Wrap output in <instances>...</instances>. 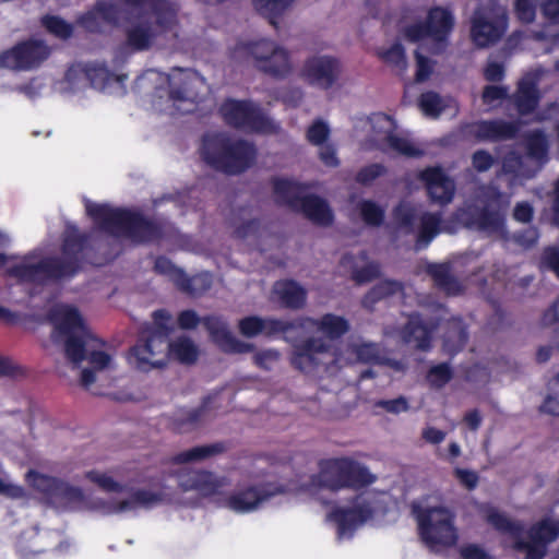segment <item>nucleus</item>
<instances>
[{
	"label": "nucleus",
	"instance_id": "1",
	"mask_svg": "<svg viewBox=\"0 0 559 559\" xmlns=\"http://www.w3.org/2000/svg\"><path fill=\"white\" fill-rule=\"evenodd\" d=\"M122 20L124 44L121 53L174 46L180 33L179 5L174 0H99L80 24L96 32L102 23Z\"/></svg>",
	"mask_w": 559,
	"mask_h": 559
},
{
	"label": "nucleus",
	"instance_id": "2",
	"mask_svg": "<svg viewBox=\"0 0 559 559\" xmlns=\"http://www.w3.org/2000/svg\"><path fill=\"white\" fill-rule=\"evenodd\" d=\"M53 325L51 338L53 342H66L64 352L73 364L87 360L91 367L81 372V382L85 388L99 382L109 384L108 373L116 369L112 356L103 349V344L85 328L83 318L78 309L70 305H56L48 314Z\"/></svg>",
	"mask_w": 559,
	"mask_h": 559
},
{
	"label": "nucleus",
	"instance_id": "3",
	"mask_svg": "<svg viewBox=\"0 0 559 559\" xmlns=\"http://www.w3.org/2000/svg\"><path fill=\"white\" fill-rule=\"evenodd\" d=\"M383 350L372 342H348L332 346L322 338L310 337L294 347L290 362L306 374H335L356 362L382 364Z\"/></svg>",
	"mask_w": 559,
	"mask_h": 559
},
{
	"label": "nucleus",
	"instance_id": "4",
	"mask_svg": "<svg viewBox=\"0 0 559 559\" xmlns=\"http://www.w3.org/2000/svg\"><path fill=\"white\" fill-rule=\"evenodd\" d=\"M140 86L156 84L157 91L167 85L169 91L163 99L158 95L153 100L154 107L163 112L175 115L186 114L193 110L194 103L206 90L205 80L195 71L190 69H173L169 74L157 70H147L140 79Z\"/></svg>",
	"mask_w": 559,
	"mask_h": 559
},
{
	"label": "nucleus",
	"instance_id": "5",
	"mask_svg": "<svg viewBox=\"0 0 559 559\" xmlns=\"http://www.w3.org/2000/svg\"><path fill=\"white\" fill-rule=\"evenodd\" d=\"M508 200L497 187H480L473 200L466 201L464 206L457 210L456 219L468 228L483 231L489 236L504 237L506 209Z\"/></svg>",
	"mask_w": 559,
	"mask_h": 559
},
{
	"label": "nucleus",
	"instance_id": "6",
	"mask_svg": "<svg viewBox=\"0 0 559 559\" xmlns=\"http://www.w3.org/2000/svg\"><path fill=\"white\" fill-rule=\"evenodd\" d=\"M484 514L489 524L496 530L510 535L514 542V548L525 552V559H543L546 554V545L559 536V519H544L533 525L527 533V540L522 539L523 525L510 521L504 514L492 507H485Z\"/></svg>",
	"mask_w": 559,
	"mask_h": 559
},
{
	"label": "nucleus",
	"instance_id": "7",
	"mask_svg": "<svg viewBox=\"0 0 559 559\" xmlns=\"http://www.w3.org/2000/svg\"><path fill=\"white\" fill-rule=\"evenodd\" d=\"M27 484L38 491L45 501L59 511H94L103 514L104 499H87L80 487L36 471L26 474Z\"/></svg>",
	"mask_w": 559,
	"mask_h": 559
},
{
	"label": "nucleus",
	"instance_id": "8",
	"mask_svg": "<svg viewBox=\"0 0 559 559\" xmlns=\"http://www.w3.org/2000/svg\"><path fill=\"white\" fill-rule=\"evenodd\" d=\"M86 212L103 230L114 236L130 238L134 242L160 237V229L136 213L91 202L86 203Z\"/></svg>",
	"mask_w": 559,
	"mask_h": 559
},
{
	"label": "nucleus",
	"instance_id": "9",
	"mask_svg": "<svg viewBox=\"0 0 559 559\" xmlns=\"http://www.w3.org/2000/svg\"><path fill=\"white\" fill-rule=\"evenodd\" d=\"M201 154L213 168L236 175L249 168L255 159L254 146L223 133L207 134L203 139Z\"/></svg>",
	"mask_w": 559,
	"mask_h": 559
},
{
	"label": "nucleus",
	"instance_id": "10",
	"mask_svg": "<svg viewBox=\"0 0 559 559\" xmlns=\"http://www.w3.org/2000/svg\"><path fill=\"white\" fill-rule=\"evenodd\" d=\"M82 248L81 240L68 236L63 245V262L57 259L35 261L33 258H29L12 267L10 273L22 282L37 284L71 276L78 269V254L81 252Z\"/></svg>",
	"mask_w": 559,
	"mask_h": 559
},
{
	"label": "nucleus",
	"instance_id": "11",
	"mask_svg": "<svg viewBox=\"0 0 559 559\" xmlns=\"http://www.w3.org/2000/svg\"><path fill=\"white\" fill-rule=\"evenodd\" d=\"M234 58H246L257 71L275 79H285L294 71L290 52L272 39L241 43L235 47Z\"/></svg>",
	"mask_w": 559,
	"mask_h": 559
},
{
	"label": "nucleus",
	"instance_id": "12",
	"mask_svg": "<svg viewBox=\"0 0 559 559\" xmlns=\"http://www.w3.org/2000/svg\"><path fill=\"white\" fill-rule=\"evenodd\" d=\"M412 510L417 520L420 537L431 549L452 547L457 543L455 515L450 509L441 504L414 502Z\"/></svg>",
	"mask_w": 559,
	"mask_h": 559
},
{
	"label": "nucleus",
	"instance_id": "13",
	"mask_svg": "<svg viewBox=\"0 0 559 559\" xmlns=\"http://www.w3.org/2000/svg\"><path fill=\"white\" fill-rule=\"evenodd\" d=\"M373 481L374 476L361 464L347 457L329 459L320 463V471L312 477L309 490L318 487L337 491L359 488Z\"/></svg>",
	"mask_w": 559,
	"mask_h": 559
},
{
	"label": "nucleus",
	"instance_id": "14",
	"mask_svg": "<svg viewBox=\"0 0 559 559\" xmlns=\"http://www.w3.org/2000/svg\"><path fill=\"white\" fill-rule=\"evenodd\" d=\"M153 329L144 343L136 344L130 355V362L139 370L148 371L165 366L168 357V334L171 317L165 310L153 313Z\"/></svg>",
	"mask_w": 559,
	"mask_h": 559
},
{
	"label": "nucleus",
	"instance_id": "15",
	"mask_svg": "<svg viewBox=\"0 0 559 559\" xmlns=\"http://www.w3.org/2000/svg\"><path fill=\"white\" fill-rule=\"evenodd\" d=\"M274 193L278 202L301 211L314 224L326 226L333 221V213L325 200L306 194V188L293 180H274Z\"/></svg>",
	"mask_w": 559,
	"mask_h": 559
},
{
	"label": "nucleus",
	"instance_id": "16",
	"mask_svg": "<svg viewBox=\"0 0 559 559\" xmlns=\"http://www.w3.org/2000/svg\"><path fill=\"white\" fill-rule=\"evenodd\" d=\"M454 26L452 13L443 8L436 7L428 12L424 22L407 25L403 34L412 43L428 41L431 53H441L447 45L450 33Z\"/></svg>",
	"mask_w": 559,
	"mask_h": 559
},
{
	"label": "nucleus",
	"instance_id": "17",
	"mask_svg": "<svg viewBox=\"0 0 559 559\" xmlns=\"http://www.w3.org/2000/svg\"><path fill=\"white\" fill-rule=\"evenodd\" d=\"M219 111L226 123L245 131L274 133L280 129L257 104L249 100L227 99Z\"/></svg>",
	"mask_w": 559,
	"mask_h": 559
},
{
	"label": "nucleus",
	"instance_id": "18",
	"mask_svg": "<svg viewBox=\"0 0 559 559\" xmlns=\"http://www.w3.org/2000/svg\"><path fill=\"white\" fill-rule=\"evenodd\" d=\"M372 145L383 152H393L407 157H417L423 154L407 136L396 132L393 119L384 114H373L370 118Z\"/></svg>",
	"mask_w": 559,
	"mask_h": 559
},
{
	"label": "nucleus",
	"instance_id": "19",
	"mask_svg": "<svg viewBox=\"0 0 559 559\" xmlns=\"http://www.w3.org/2000/svg\"><path fill=\"white\" fill-rule=\"evenodd\" d=\"M508 26L507 10L490 0L479 7L472 19L471 34L474 43L486 47L499 40Z\"/></svg>",
	"mask_w": 559,
	"mask_h": 559
},
{
	"label": "nucleus",
	"instance_id": "20",
	"mask_svg": "<svg viewBox=\"0 0 559 559\" xmlns=\"http://www.w3.org/2000/svg\"><path fill=\"white\" fill-rule=\"evenodd\" d=\"M527 155L525 157L511 152L502 164L506 174H513L518 178H531L547 160L548 141L539 131L531 132L526 138Z\"/></svg>",
	"mask_w": 559,
	"mask_h": 559
},
{
	"label": "nucleus",
	"instance_id": "21",
	"mask_svg": "<svg viewBox=\"0 0 559 559\" xmlns=\"http://www.w3.org/2000/svg\"><path fill=\"white\" fill-rule=\"evenodd\" d=\"M342 72L343 66L337 58L316 55L305 61L300 78L309 85L326 91L338 83Z\"/></svg>",
	"mask_w": 559,
	"mask_h": 559
},
{
	"label": "nucleus",
	"instance_id": "22",
	"mask_svg": "<svg viewBox=\"0 0 559 559\" xmlns=\"http://www.w3.org/2000/svg\"><path fill=\"white\" fill-rule=\"evenodd\" d=\"M118 80V76L100 63H90L84 67L73 66L66 74V82L73 92L81 91L88 85L99 91H106L111 83Z\"/></svg>",
	"mask_w": 559,
	"mask_h": 559
},
{
	"label": "nucleus",
	"instance_id": "23",
	"mask_svg": "<svg viewBox=\"0 0 559 559\" xmlns=\"http://www.w3.org/2000/svg\"><path fill=\"white\" fill-rule=\"evenodd\" d=\"M50 53L41 40H28L0 55V68L31 70L45 61Z\"/></svg>",
	"mask_w": 559,
	"mask_h": 559
},
{
	"label": "nucleus",
	"instance_id": "24",
	"mask_svg": "<svg viewBox=\"0 0 559 559\" xmlns=\"http://www.w3.org/2000/svg\"><path fill=\"white\" fill-rule=\"evenodd\" d=\"M372 513L373 509L364 497L359 496L352 508H338L328 518L337 523V536L342 539L350 537L354 530L367 522Z\"/></svg>",
	"mask_w": 559,
	"mask_h": 559
},
{
	"label": "nucleus",
	"instance_id": "25",
	"mask_svg": "<svg viewBox=\"0 0 559 559\" xmlns=\"http://www.w3.org/2000/svg\"><path fill=\"white\" fill-rule=\"evenodd\" d=\"M292 324L293 329H301L307 333L317 332L330 341L341 338L350 329V323L345 317L334 313H325L317 319L301 318Z\"/></svg>",
	"mask_w": 559,
	"mask_h": 559
},
{
	"label": "nucleus",
	"instance_id": "26",
	"mask_svg": "<svg viewBox=\"0 0 559 559\" xmlns=\"http://www.w3.org/2000/svg\"><path fill=\"white\" fill-rule=\"evenodd\" d=\"M419 178L424 181L432 202L440 205L452 202L455 194V183L442 168L429 167L419 173Z\"/></svg>",
	"mask_w": 559,
	"mask_h": 559
},
{
	"label": "nucleus",
	"instance_id": "27",
	"mask_svg": "<svg viewBox=\"0 0 559 559\" xmlns=\"http://www.w3.org/2000/svg\"><path fill=\"white\" fill-rule=\"evenodd\" d=\"M163 492L152 490H136L123 500H107V504L100 508L104 515L127 513L135 511L139 508H153L164 501Z\"/></svg>",
	"mask_w": 559,
	"mask_h": 559
},
{
	"label": "nucleus",
	"instance_id": "28",
	"mask_svg": "<svg viewBox=\"0 0 559 559\" xmlns=\"http://www.w3.org/2000/svg\"><path fill=\"white\" fill-rule=\"evenodd\" d=\"M203 325L209 331L212 340L225 352L247 353L252 349V345L237 340L227 323L216 316H210L202 319Z\"/></svg>",
	"mask_w": 559,
	"mask_h": 559
},
{
	"label": "nucleus",
	"instance_id": "29",
	"mask_svg": "<svg viewBox=\"0 0 559 559\" xmlns=\"http://www.w3.org/2000/svg\"><path fill=\"white\" fill-rule=\"evenodd\" d=\"M177 479L182 491H195L202 497L215 493L223 485L212 473L205 471L183 468L177 473Z\"/></svg>",
	"mask_w": 559,
	"mask_h": 559
},
{
	"label": "nucleus",
	"instance_id": "30",
	"mask_svg": "<svg viewBox=\"0 0 559 559\" xmlns=\"http://www.w3.org/2000/svg\"><path fill=\"white\" fill-rule=\"evenodd\" d=\"M520 115L531 114L538 105L539 92L535 74H525L518 84V90L511 98Z\"/></svg>",
	"mask_w": 559,
	"mask_h": 559
},
{
	"label": "nucleus",
	"instance_id": "31",
	"mask_svg": "<svg viewBox=\"0 0 559 559\" xmlns=\"http://www.w3.org/2000/svg\"><path fill=\"white\" fill-rule=\"evenodd\" d=\"M340 266L345 274H350L357 284L368 283L380 273L378 264L369 262L365 253L344 255Z\"/></svg>",
	"mask_w": 559,
	"mask_h": 559
},
{
	"label": "nucleus",
	"instance_id": "32",
	"mask_svg": "<svg viewBox=\"0 0 559 559\" xmlns=\"http://www.w3.org/2000/svg\"><path fill=\"white\" fill-rule=\"evenodd\" d=\"M518 126L502 120L478 121L469 127V133L479 141H500L512 139Z\"/></svg>",
	"mask_w": 559,
	"mask_h": 559
},
{
	"label": "nucleus",
	"instance_id": "33",
	"mask_svg": "<svg viewBox=\"0 0 559 559\" xmlns=\"http://www.w3.org/2000/svg\"><path fill=\"white\" fill-rule=\"evenodd\" d=\"M239 332L246 337H254L259 334H273L287 332L293 329L292 322L281 321L271 318L250 316L241 319L238 323Z\"/></svg>",
	"mask_w": 559,
	"mask_h": 559
},
{
	"label": "nucleus",
	"instance_id": "34",
	"mask_svg": "<svg viewBox=\"0 0 559 559\" xmlns=\"http://www.w3.org/2000/svg\"><path fill=\"white\" fill-rule=\"evenodd\" d=\"M277 491V488L271 491L254 487L239 490L227 498L226 507L235 512H250L255 510L263 501L274 496Z\"/></svg>",
	"mask_w": 559,
	"mask_h": 559
},
{
	"label": "nucleus",
	"instance_id": "35",
	"mask_svg": "<svg viewBox=\"0 0 559 559\" xmlns=\"http://www.w3.org/2000/svg\"><path fill=\"white\" fill-rule=\"evenodd\" d=\"M435 325L423 322L418 314L409 318L406 326L400 332L403 343L413 344L416 348L426 350L430 346Z\"/></svg>",
	"mask_w": 559,
	"mask_h": 559
},
{
	"label": "nucleus",
	"instance_id": "36",
	"mask_svg": "<svg viewBox=\"0 0 559 559\" xmlns=\"http://www.w3.org/2000/svg\"><path fill=\"white\" fill-rule=\"evenodd\" d=\"M273 296L283 306L298 309L306 304L307 293L294 281H278L273 286Z\"/></svg>",
	"mask_w": 559,
	"mask_h": 559
},
{
	"label": "nucleus",
	"instance_id": "37",
	"mask_svg": "<svg viewBox=\"0 0 559 559\" xmlns=\"http://www.w3.org/2000/svg\"><path fill=\"white\" fill-rule=\"evenodd\" d=\"M214 400L210 396L198 408L180 409L175 416L176 428L186 431L207 420L211 409L215 407Z\"/></svg>",
	"mask_w": 559,
	"mask_h": 559
},
{
	"label": "nucleus",
	"instance_id": "38",
	"mask_svg": "<svg viewBox=\"0 0 559 559\" xmlns=\"http://www.w3.org/2000/svg\"><path fill=\"white\" fill-rule=\"evenodd\" d=\"M84 476L85 479L106 492H121L124 489L118 471L91 469Z\"/></svg>",
	"mask_w": 559,
	"mask_h": 559
},
{
	"label": "nucleus",
	"instance_id": "39",
	"mask_svg": "<svg viewBox=\"0 0 559 559\" xmlns=\"http://www.w3.org/2000/svg\"><path fill=\"white\" fill-rule=\"evenodd\" d=\"M427 272L435 284L448 295H457L462 290L460 282L451 275L449 264H429Z\"/></svg>",
	"mask_w": 559,
	"mask_h": 559
},
{
	"label": "nucleus",
	"instance_id": "40",
	"mask_svg": "<svg viewBox=\"0 0 559 559\" xmlns=\"http://www.w3.org/2000/svg\"><path fill=\"white\" fill-rule=\"evenodd\" d=\"M420 225L416 247L421 249L427 247L430 241L440 233L441 216L439 214L423 213L420 215Z\"/></svg>",
	"mask_w": 559,
	"mask_h": 559
},
{
	"label": "nucleus",
	"instance_id": "41",
	"mask_svg": "<svg viewBox=\"0 0 559 559\" xmlns=\"http://www.w3.org/2000/svg\"><path fill=\"white\" fill-rule=\"evenodd\" d=\"M377 56L397 73H403L407 68L405 49L399 41L393 43L389 47L379 48Z\"/></svg>",
	"mask_w": 559,
	"mask_h": 559
},
{
	"label": "nucleus",
	"instance_id": "42",
	"mask_svg": "<svg viewBox=\"0 0 559 559\" xmlns=\"http://www.w3.org/2000/svg\"><path fill=\"white\" fill-rule=\"evenodd\" d=\"M222 451L223 445L221 444L199 445L176 454L171 461L175 464L197 463L210 459Z\"/></svg>",
	"mask_w": 559,
	"mask_h": 559
},
{
	"label": "nucleus",
	"instance_id": "43",
	"mask_svg": "<svg viewBox=\"0 0 559 559\" xmlns=\"http://www.w3.org/2000/svg\"><path fill=\"white\" fill-rule=\"evenodd\" d=\"M169 355L182 364H192L198 358L199 349L192 340L181 336L168 343Z\"/></svg>",
	"mask_w": 559,
	"mask_h": 559
},
{
	"label": "nucleus",
	"instance_id": "44",
	"mask_svg": "<svg viewBox=\"0 0 559 559\" xmlns=\"http://www.w3.org/2000/svg\"><path fill=\"white\" fill-rule=\"evenodd\" d=\"M417 216V206L405 201L401 202L393 212L394 222L397 228L407 234L415 231V221Z\"/></svg>",
	"mask_w": 559,
	"mask_h": 559
},
{
	"label": "nucleus",
	"instance_id": "45",
	"mask_svg": "<svg viewBox=\"0 0 559 559\" xmlns=\"http://www.w3.org/2000/svg\"><path fill=\"white\" fill-rule=\"evenodd\" d=\"M296 0H253L255 9L275 25V19L290 8Z\"/></svg>",
	"mask_w": 559,
	"mask_h": 559
},
{
	"label": "nucleus",
	"instance_id": "46",
	"mask_svg": "<svg viewBox=\"0 0 559 559\" xmlns=\"http://www.w3.org/2000/svg\"><path fill=\"white\" fill-rule=\"evenodd\" d=\"M467 341V333L464 325L460 320H455L451 323L443 343L444 349L453 354L460 350Z\"/></svg>",
	"mask_w": 559,
	"mask_h": 559
},
{
	"label": "nucleus",
	"instance_id": "47",
	"mask_svg": "<svg viewBox=\"0 0 559 559\" xmlns=\"http://www.w3.org/2000/svg\"><path fill=\"white\" fill-rule=\"evenodd\" d=\"M540 412L559 416V371L547 382V394L539 407Z\"/></svg>",
	"mask_w": 559,
	"mask_h": 559
},
{
	"label": "nucleus",
	"instance_id": "48",
	"mask_svg": "<svg viewBox=\"0 0 559 559\" xmlns=\"http://www.w3.org/2000/svg\"><path fill=\"white\" fill-rule=\"evenodd\" d=\"M402 285L395 281H383L374 286L364 298V306L371 307L377 300L402 292Z\"/></svg>",
	"mask_w": 559,
	"mask_h": 559
},
{
	"label": "nucleus",
	"instance_id": "49",
	"mask_svg": "<svg viewBox=\"0 0 559 559\" xmlns=\"http://www.w3.org/2000/svg\"><path fill=\"white\" fill-rule=\"evenodd\" d=\"M212 284V277L209 273H200L192 277H188L185 274V280H181L178 282L177 286L182 289L183 292H187L192 295H200L204 292H206Z\"/></svg>",
	"mask_w": 559,
	"mask_h": 559
},
{
	"label": "nucleus",
	"instance_id": "50",
	"mask_svg": "<svg viewBox=\"0 0 559 559\" xmlns=\"http://www.w3.org/2000/svg\"><path fill=\"white\" fill-rule=\"evenodd\" d=\"M419 107L426 116L436 118L444 110L447 104L437 93L427 92L420 96Z\"/></svg>",
	"mask_w": 559,
	"mask_h": 559
},
{
	"label": "nucleus",
	"instance_id": "51",
	"mask_svg": "<svg viewBox=\"0 0 559 559\" xmlns=\"http://www.w3.org/2000/svg\"><path fill=\"white\" fill-rule=\"evenodd\" d=\"M358 209L360 216L366 224L378 226L383 222L384 210L381 209L377 203L365 200L359 202Z\"/></svg>",
	"mask_w": 559,
	"mask_h": 559
},
{
	"label": "nucleus",
	"instance_id": "52",
	"mask_svg": "<svg viewBox=\"0 0 559 559\" xmlns=\"http://www.w3.org/2000/svg\"><path fill=\"white\" fill-rule=\"evenodd\" d=\"M509 95V88L503 85H487L481 95L483 103L489 108L498 107Z\"/></svg>",
	"mask_w": 559,
	"mask_h": 559
},
{
	"label": "nucleus",
	"instance_id": "53",
	"mask_svg": "<svg viewBox=\"0 0 559 559\" xmlns=\"http://www.w3.org/2000/svg\"><path fill=\"white\" fill-rule=\"evenodd\" d=\"M330 127L323 120H316L307 130V140L314 146L328 143Z\"/></svg>",
	"mask_w": 559,
	"mask_h": 559
},
{
	"label": "nucleus",
	"instance_id": "54",
	"mask_svg": "<svg viewBox=\"0 0 559 559\" xmlns=\"http://www.w3.org/2000/svg\"><path fill=\"white\" fill-rule=\"evenodd\" d=\"M156 272L168 276L176 285L181 280H185V272L176 267L170 260L159 257L155 261Z\"/></svg>",
	"mask_w": 559,
	"mask_h": 559
},
{
	"label": "nucleus",
	"instance_id": "55",
	"mask_svg": "<svg viewBox=\"0 0 559 559\" xmlns=\"http://www.w3.org/2000/svg\"><path fill=\"white\" fill-rule=\"evenodd\" d=\"M43 24L48 32L60 38H67L72 33L71 25L57 16H46L43 20Z\"/></svg>",
	"mask_w": 559,
	"mask_h": 559
},
{
	"label": "nucleus",
	"instance_id": "56",
	"mask_svg": "<svg viewBox=\"0 0 559 559\" xmlns=\"http://www.w3.org/2000/svg\"><path fill=\"white\" fill-rule=\"evenodd\" d=\"M538 0H516L515 13L520 21L531 23L535 20Z\"/></svg>",
	"mask_w": 559,
	"mask_h": 559
},
{
	"label": "nucleus",
	"instance_id": "57",
	"mask_svg": "<svg viewBox=\"0 0 559 559\" xmlns=\"http://www.w3.org/2000/svg\"><path fill=\"white\" fill-rule=\"evenodd\" d=\"M428 381L432 386L441 388L451 379V370L448 365L441 364L430 369Z\"/></svg>",
	"mask_w": 559,
	"mask_h": 559
},
{
	"label": "nucleus",
	"instance_id": "58",
	"mask_svg": "<svg viewBox=\"0 0 559 559\" xmlns=\"http://www.w3.org/2000/svg\"><path fill=\"white\" fill-rule=\"evenodd\" d=\"M281 354L275 349H264L253 356L254 364L262 369H272L280 360Z\"/></svg>",
	"mask_w": 559,
	"mask_h": 559
},
{
	"label": "nucleus",
	"instance_id": "59",
	"mask_svg": "<svg viewBox=\"0 0 559 559\" xmlns=\"http://www.w3.org/2000/svg\"><path fill=\"white\" fill-rule=\"evenodd\" d=\"M415 57H416V81L417 82H424L426 81L427 79H429L430 74L432 73L433 71V62L423 56V53L417 50L415 52Z\"/></svg>",
	"mask_w": 559,
	"mask_h": 559
},
{
	"label": "nucleus",
	"instance_id": "60",
	"mask_svg": "<svg viewBox=\"0 0 559 559\" xmlns=\"http://www.w3.org/2000/svg\"><path fill=\"white\" fill-rule=\"evenodd\" d=\"M376 406L383 408L391 414H400L409 409L408 402L404 396H400L393 400H380L376 402Z\"/></svg>",
	"mask_w": 559,
	"mask_h": 559
},
{
	"label": "nucleus",
	"instance_id": "61",
	"mask_svg": "<svg viewBox=\"0 0 559 559\" xmlns=\"http://www.w3.org/2000/svg\"><path fill=\"white\" fill-rule=\"evenodd\" d=\"M235 235L239 238H248L249 236L255 235L259 228L258 222L243 215L241 222L235 221Z\"/></svg>",
	"mask_w": 559,
	"mask_h": 559
},
{
	"label": "nucleus",
	"instance_id": "62",
	"mask_svg": "<svg viewBox=\"0 0 559 559\" xmlns=\"http://www.w3.org/2000/svg\"><path fill=\"white\" fill-rule=\"evenodd\" d=\"M385 171L384 167L380 164H372L369 166L364 167L358 174H357V181L362 185H369L374 179L383 175Z\"/></svg>",
	"mask_w": 559,
	"mask_h": 559
},
{
	"label": "nucleus",
	"instance_id": "63",
	"mask_svg": "<svg viewBox=\"0 0 559 559\" xmlns=\"http://www.w3.org/2000/svg\"><path fill=\"white\" fill-rule=\"evenodd\" d=\"M319 158L328 167H337L340 159L337 157L336 148L330 143L319 145Z\"/></svg>",
	"mask_w": 559,
	"mask_h": 559
},
{
	"label": "nucleus",
	"instance_id": "64",
	"mask_svg": "<svg viewBox=\"0 0 559 559\" xmlns=\"http://www.w3.org/2000/svg\"><path fill=\"white\" fill-rule=\"evenodd\" d=\"M539 7L546 20L559 25V0H542Z\"/></svg>",
	"mask_w": 559,
	"mask_h": 559
}]
</instances>
